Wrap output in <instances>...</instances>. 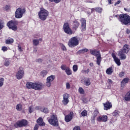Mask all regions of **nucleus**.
<instances>
[{"instance_id":"f257e3e1","label":"nucleus","mask_w":130,"mask_h":130,"mask_svg":"<svg viewBox=\"0 0 130 130\" xmlns=\"http://www.w3.org/2000/svg\"><path fill=\"white\" fill-rule=\"evenodd\" d=\"M116 18H117L118 21L125 26H130V16L125 13L123 14L116 15Z\"/></svg>"},{"instance_id":"f03ea898","label":"nucleus","mask_w":130,"mask_h":130,"mask_svg":"<svg viewBox=\"0 0 130 130\" xmlns=\"http://www.w3.org/2000/svg\"><path fill=\"white\" fill-rule=\"evenodd\" d=\"M129 51V47L128 45H124L123 48L118 52V55L119 56L121 60L125 59L126 58V55L125 53H128Z\"/></svg>"},{"instance_id":"7ed1b4c3","label":"nucleus","mask_w":130,"mask_h":130,"mask_svg":"<svg viewBox=\"0 0 130 130\" xmlns=\"http://www.w3.org/2000/svg\"><path fill=\"white\" fill-rule=\"evenodd\" d=\"M38 16L41 21H45L49 16V12L43 8H41L38 12Z\"/></svg>"},{"instance_id":"20e7f679","label":"nucleus","mask_w":130,"mask_h":130,"mask_svg":"<svg viewBox=\"0 0 130 130\" xmlns=\"http://www.w3.org/2000/svg\"><path fill=\"white\" fill-rule=\"evenodd\" d=\"M42 83H32L28 82L26 83V86L27 89H34V90H41L42 89Z\"/></svg>"},{"instance_id":"39448f33","label":"nucleus","mask_w":130,"mask_h":130,"mask_svg":"<svg viewBox=\"0 0 130 130\" xmlns=\"http://www.w3.org/2000/svg\"><path fill=\"white\" fill-rule=\"evenodd\" d=\"M90 53L92 55L96 57V64L100 66L101 64V61H102V58L101 57V53H100V51H96V50H91Z\"/></svg>"},{"instance_id":"423d86ee","label":"nucleus","mask_w":130,"mask_h":130,"mask_svg":"<svg viewBox=\"0 0 130 130\" xmlns=\"http://www.w3.org/2000/svg\"><path fill=\"white\" fill-rule=\"evenodd\" d=\"M18 24L19 22L17 20H10L7 23V26L9 29H12L13 31H17Z\"/></svg>"},{"instance_id":"0eeeda50","label":"nucleus","mask_w":130,"mask_h":130,"mask_svg":"<svg viewBox=\"0 0 130 130\" xmlns=\"http://www.w3.org/2000/svg\"><path fill=\"white\" fill-rule=\"evenodd\" d=\"M48 121L53 126H58V119H57V116L55 114L51 115Z\"/></svg>"},{"instance_id":"6e6552de","label":"nucleus","mask_w":130,"mask_h":130,"mask_svg":"<svg viewBox=\"0 0 130 130\" xmlns=\"http://www.w3.org/2000/svg\"><path fill=\"white\" fill-rule=\"evenodd\" d=\"M25 13H26V8H18L15 11V17L17 19H21Z\"/></svg>"},{"instance_id":"1a4fd4ad","label":"nucleus","mask_w":130,"mask_h":130,"mask_svg":"<svg viewBox=\"0 0 130 130\" xmlns=\"http://www.w3.org/2000/svg\"><path fill=\"white\" fill-rule=\"evenodd\" d=\"M79 45V40L77 37H73L68 42V46L69 47L73 48Z\"/></svg>"},{"instance_id":"9d476101","label":"nucleus","mask_w":130,"mask_h":130,"mask_svg":"<svg viewBox=\"0 0 130 130\" xmlns=\"http://www.w3.org/2000/svg\"><path fill=\"white\" fill-rule=\"evenodd\" d=\"M28 121L25 119H22L21 120H18L17 122H15L14 124V126L16 128H18L19 127H23V126H26L28 125Z\"/></svg>"},{"instance_id":"9b49d317","label":"nucleus","mask_w":130,"mask_h":130,"mask_svg":"<svg viewBox=\"0 0 130 130\" xmlns=\"http://www.w3.org/2000/svg\"><path fill=\"white\" fill-rule=\"evenodd\" d=\"M63 30L66 34H68V35H72L74 34L73 30L70 27V24L69 23L66 22L64 23L63 26Z\"/></svg>"},{"instance_id":"f8f14e48","label":"nucleus","mask_w":130,"mask_h":130,"mask_svg":"<svg viewBox=\"0 0 130 130\" xmlns=\"http://www.w3.org/2000/svg\"><path fill=\"white\" fill-rule=\"evenodd\" d=\"M16 77L17 80H21L24 77V69L22 67H19V71L16 73Z\"/></svg>"},{"instance_id":"ddd939ff","label":"nucleus","mask_w":130,"mask_h":130,"mask_svg":"<svg viewBox=\"0 0 130 130\" xmlns=\"http://www.w3.org/2000/svg\"><path fill=\"white\" fill-rule=\"evenodd\" d=\"M74 118V112L71 111L68 115L64 114V120L66 122L72 121Z\"/></svg>"},{"instance_id":"4468645a","label":"nucleus","mask_w":130,"mask_h":130,"mask_svg":"<svg viewBox=\"0 0 130 130\" xmlns=\"http://www.w3.org/2000/svg\"><path fill=\"white\" fill-rule=\"evenodd\" d=\"M54 79H55V76L54 75H51L47 77L46 82L47 87H50V86H51V82H52Z\"/></svg>"},{"instance_id":"2eb2a0df","label":"nucleus","mask_w":130,"mask_h":130,"mask_svg":"<svg viewBox=\"0 0 130 130\" xmlns=\"http://www.w3.org/2000/svg\"><path fill=\"white\" fill-rule=\"evenodd\" d=\"M69 98H70V95L67 93H65L63 94V100L62 101V102L64 105H67L70 102Z\"/></svg>"},{"instance_id":"dca6fc26","label":"nucleus","mask_w":130,"mask_h":130,"mask_svg":"<svg viewBox=\"0 0 130 130\" xmlns=\"http://www.w3.org/2000/svg\"><path fill=\"white\" fill-rule=\"evenodd\" d=\"M103 105L104 110H109L112 108V104L109 101H107L105 103H103Z\"/></svg>"},{"instance_id":"f3484780","label":"nucleus","mask_w":130,"mask_h":130,"mask_svg":"<svg viewBox=\"0 0 130 130\" xmlns=\"http://www.w3.org/2000/svg\"><path fill=\"white\" fill-rule=\"evenodd\" d=\"M111 55L115 63H116L117 66L119 67V66L121 64V62H120V59H119L118 57H116V55L115 54V53H112Z\"/></svg>"},{"instance_id":"a211bd4d","label":"nucleus","mask_w":130,"mask_h":130,"mask_svg":"<svg viewBox=\"0 0 130 130\" xmlns=\"http://www.w3.org/2000/svg\"><path fill=\"white\" fill-rule=\"evenodd\" d=\"M97 120L99 122H106V121L108 120V117H107L106 115L99 116L97 118Z\"/></svg>"},{"instance_id":"6ab92c4d","label":"nucleus","mask_w":130,"mask_h":130,"mask_svg":"<svg viewBox=\"0 0 130 130\" xmlns=\"http://www.w3.org/2000/svg\"><path fill=\"white\" fill-rule=\"evenodd\" d=\"M73 30H75V31H77L78 30V28L80 26V22L78 21V20H74L73 21Z\"/></svg>"},{"instance_id":"aec40b11","label":"nucleus","mask_w":130,"mask_h":130,"mask_svg":"<svg viewBox=\"0 0 130 130\" xmlns=\"http://www.w3.org/2000/svg\"><path fill=\"white\" fill-rule=\"evenodd\" d=\"M37 123L38 125L40 126H45V122H44V121H43V118L42 117H39L37 120Z\"/></svg>"},{"instance_id":"412c9836","label":"nucleus","mask_w":130,"mask_h":130,"mask_svg":"<svg viewBox=\"0 0 130 130\" xmlns=\"http://www.w3.org/2000/svg\"><path fill=\"white\" fill-rule=\"evenodd\" d=\"M80 21L82 31H86V19L85 18H81Z\"/></svg>"},{"instance_id":"4be33fe9","label":"nucleus","mask_w":130,"mask_h":130,"mask_svg":"<svg viewBox=\"0 0 130 130\" xmlns=\"http://www.w3.org/2000/svg\"><path fill=\"white\" fill-rule=\"evenodd\" d=\"M113 72H114V70H113V67H109L106 71V73L107 75H112V74H113Z\"/></svg>"},{"instance_id":"5701e85b","label":"nucleus","mask_w":130,"mask_h":130,"mask_svg":"<svg viewBox=\"0 0 130 130\" xmlns=\"http://www.w3.org/2000/svg\"><path fill=\"white\" fill-rule=\"evenodd\" d=\"M124 99L126 102L130 101V90L125 94L124 96Z\"/></svg>"},{"instance_id":"b1692460","label":"nucleus","mask_w":130,"mask_h":130,"mask_svg":"<svg viewBox=\"0 0 130 130\" xmlns=\"http://www.w3.org/2000/svg\"><path fill=\"white\" fill-rule=\"evenodd\" d=\"M129 81H130V79L129 78H125L123 79V80L121 82V84L122 86H124L125 85H126V84H127V83H128Z\"/></svg>"},{"instance_id":"393cba45","label":"nucleus","mask_w":130,"mask_h":130,"mask_svg":"<svg viewBox=\"0 0 130 130\" xmlns=\"http://www.w3.org/2000/svg\"><path fill=\"white\" fill-rule=\"evenodd\" d=\"M88 51L89 49L87 48L82 49L77 51V54H81V53H85V52H88Z\"/></svg>"},{"instance_id":"a878e982","label":"nucleus","mask_w":130,"mask_h":130,"mask_svg":"<svg viewBox=\"0 0 130 130\" xmlns=\"http://www.w3.org/2000/svg\"><path fill=\"white\" fill-rule=\"evenodd\" d=\"M6 44H11V43H14V39H7L5 41Z\"/></svg>"},{"instance_id":"bb28decb","label":"nucleus","mask_w":130,"mask_h":130,"mask_svg":"<svg viewBox=\"0 0 130 130\" xmlns=\"http://www.w3.org/2000/svg\"><path fill=\"white\" fill-rule=\"evenodd\" d=\"M65 73L68 76H71V75L72 74V70H71V69H70L69 67H67Z\"/></svg>"},{"instance_id":"cd10ccee","label":"nucleus","mask_w":130,"mask_h":130,"mask_svg":"<svg viewBox=\"0 0 130 130\" xmlns=\"http://www.w3.org/2000/svg\"><path fill=\"white\" fill-rule=\"evenodd\" d=\"M23 106L21 104H17L16 106V109L18 111H21L22 110Z\"/></svg>"},{"instance_id":"c85d7f7f","label":"nucleus","mask_w":130,"mask_h":130,"mask_svg":"<svg viewBox=\"0 0 130 130\" xmlns=\"http://www.w3.org/2000/svg\"><path fill=\"white\" fill-rule=\"evenodd\" d=\"M95 11L96 13H99V14H101L102 13L103 9L101 7H96L95 8Z\"/></svg>"},{"instance_id":"c756f323","label":"nucleus","mask_w":130,"mask_h":130,"mask_svg":"<svg viewBox=\"0 0 130 130\" xmlns=\"http://www.w3.org/2000/svg\"><path fill=\"white\" fill-rule=\"evenodd\" d=\"M98 113H99V111L98 110H95L93 112V116L92 117V119L94 120L97 115H98Z\"/></svg>"},{"instance_id":"7c9ffc66","label":"nucleus","mask_w":130,"mask_h":130,"mask_svg":"<svg viewBox=\"0 0 130 130\" xmlns=\"http://www.w3.org/2000/svg\"><path fill=\"white\" fill-rule=\"evenodd\" d=\"M32 43L34 46H38V45H39V40H34L32 41Z\"/></svg>"},{"instance_id":"2f4dec72","label":"nucleus","mask_w":130,"mask_h":130,"mask_svg":"<svg viewBox=\"0 0 130 130\" xmlns=\"http://www.w3.org/2000/svg\"><path fill=\"white\" fill-rule=\"evenodd\" d=\"M119 113H120V112L118 110H116L113 112V116H118V115H119Z\"/></svg>"},{"instance_id":"473e14b6","label":"nucleus","mask_w":130,"mask_h":130,"mask_svg":"<svg viewBox=\"0 0 130 130\" xmlns=\"http://www.w3.org/2000/svg\"><path fill=\"white\" fill-rule=\"evenodd\" d=\"M84 85L85 86H90V85H91V82H90V79L88 78L87 80L84 81Z\"/></svg>"},{"instance_id":"72a5a7b5","label":"nucleus","mask_w":130,"mask_h":130,"mask_svg":"<svg viewBox=\"0 0 130 130\" xmlns=\"http://www.w3.org/2000/svg\"><path fill=\"white\" fill-rule=\"evenodd\" d=\"M48 73V72H47V71L43 70L41 72V76H42V77H44L45 76H46V75H47Z\"/></svg>"},{"instance_id":"f704fd0d","label":"nucleus","mask_w":130,"mask_h":130,"mask_svg":"<svg viewBox=\"0 0 130 130\" xmlns=\"http://www.w3.org/2000/svg\"><path fill=\"white\" fill-rule=\"evenodd\" d=\"M90 72V69H87L86 70H82L81 71V73L82 74H85V75L87 74L88 75V74H89V73Z\"/></svg>"},{"instance_id":"c9c22d12","label":"nucleus","mask_w":130,"mask_h":130,"mask_svg":"<svg viewBox=\"0 0 130 130\" xmlns=\"http://www.w3.org/2000/svg\"><path fill=\"white\" fill-rule=\"evenodd\" d=\"M81 115L83 117L87 116L88 115V112L86 110H83L81 112Z\"/></svg>"},{"instance_id":"e433bc0d","label":"nucleus","mask_w":130,"mask_h":130,"mask_svg":"<svg viewBox=\"0 0 130 130\" xmlns=\"http://www.w3.org/2000/svg\"><path fill=\"white\" fill-rule=\"evenodd\" d=\"M5 24V22H4V21L0 19V30H2L5 26L4 25Z\"/></svg>"},{"instance_id":"4c0bfd02","label":"nucleus","mask_w":130,"mask_h":130,"mask_svg":"<svg viewBox=\"0 0 130 130\" xmlns=\"http://www.w3.org/2000/svg\"><path fill=\"white\" fill-rule=\"evenodd\" d=\"M78 92L80 94H85V90L82 87H79L78 89Z\"/></svg>"},{"instance_id":"58836bf2","label":"nucleus","mask_w":130,"mask_h":130,"mask_svg":"<svg viewBox=\"0 0 130 130\" xmlns=\"http://www.w3.org/2000/svg\"><path fill=\"white\" fill-rule=\"evenodd\" d=\"M11 10V6L10 5H6L5 7H4V11H10Z\"/></svg>"},{"instance_id":"ea45409f","label":"nucleus","mask_w":130,"mask_h":130,"mask_svg":"<svg viewBox=\"0 0 130 130\" xmlns=\"http://www.w3.org/2000/svg\"><path fill=\"white\" fill-rule=\"evenodd\" d=\"M4 82H5V79H4V78H1L0 79V87H3V86H4Z\"/></svg>"},{"instance_id":"a19ab883","label":"nucleus","mask_w":130,"mask_h":130,"mask_svg":"<svg viewBox=\"0 0 130 130\" xmlns=\"http://www.w3.org/2000/svg\"><path fill=\"white\" fill-rule=\"evenodd\" d=\"M50 3H55V4H58L61 2V0H48Z\"/></svg>"},{"instance_id":"79ce46f5","label":"nucleus","mask_w":130,"mask_h":130,"mask_svg":"<svg viewBox=\"0 0 130 130\" xmlns=\"http://www.w3.org/2000/svg\"><path fill=\"white\" fill-rule=\"evenodd\" d=\"M10 63H11V62L9 60H6L4 63V66H5V67H9L10 66Z\"/></svg>"},{"instance_id":"37998d69","label":"nucleus","mask_w":130,"mask_h":130,"mask_svg":"<svg viewBox=\"0 0 130 130\" xmlns=\"http://www.w3.org/2000/svg\"><path fill=\"white\" fill-rule=\"evenodd\" d=\"M61 69L62 71H66L67 69H68V67H67V65L66 64H62L61 66Z\"/></svg>"},{"instance_id":"c03bdc74","label":"nucleus","mask_w":130,"mask_h":130,"mask_svg":"<svg viewBox=\"0 0 130 130\" xmlns=\"http://www.w3.org/2000/svg\"><path fill=\"white\" fill-rule=\"evenodd\" d=\"M2 51H4V52H5L6 51H8V47L4 46L2 48Z\"/></svg>"},{"instance_id":"a18cd8bd","label":"nucleus","mask_w":130,"mask_h":130,"mask_svg":"<svg viewBox=\"0 0 130 130\" xmlns=\"http://www.w3.org/2000/svg\"><path fill=\"white\" fill-rule=\"evenodd\" d=\"M73 71L77 72L78 71V66L77 64H75L73 67Z\"/></svg>"},{"instance_id":"49530a36","label":"nucleus","mask_w":130,"mask_h":130,"mask_svg":"<svg viewBox=\"0 0 130 130\" xmlns=\"http://www.w3.org/2000/svg\"><path fill=\"white\" fill-rule=\"evenodd\" d=\"M43 112H44V113H48V112H49V111L48 110V108H45L43 110Z\"/></svg>"},{"instance_id":"de8ad7c7","label":"nucleus","mask_w":130,"mask_h":130,"mask_svg":"<svg viewBox=\"0 0 130 130\" xmlns=\"http://www.w3.org/2000/svg\"><path fill=\"white\" fill-rule=\"evenodd\" d=\"M39 125L38 124H36L34 127V130H38V128H39Z\"/></svg>"},{"instance_id":"09e8293b","label":"nucleus","mask_w":130,"mask_h":130,"mask_svg":"<svg viewBox=\"0 0 130 130\" xmlns=\"http://www.w3.org/2000/svg\"><path fill=\"white\" fill-rule=\"evenodd\" d=\"M124 72H121L119 74V76L120 77V78H122V77H123L124 76Z\"/></svg>"},{"instance_id":"8fccbe9b","label":"nucleus","mask_w":130,"mask_h":130,"mask_svg":"<svg viewBox=\"0 0 130 130\" xmlns=\"http://www.w3.org/2000/svg\"><path fill=\"white\" fill-rule=\"evenodd\" d=\"M73 130H81V127L80 126H76L73 128Z\"/></svg>"},{"instance_id":"3c124183","label":"nucleus","mask_w":130,"mask_h":130,"mask_svg":"<svg viewBox=\"0 0 130 130\" xmlns=\"http://www.w3.org/2000/svg\"><path fill=\"white\" fill-rule=\"evenodd\" d=\"M66 88L67 89H71V85L70 84V83L67 82L66 83Z\"/></svg>"},{"instance_id":"603ef678","label":"nucleus","mask_w":130,"mask_h":130,"mask_svg":"<svg viewBox=\"0 0 130 130\" xmlns=\"http://www.w3.org/2000/svg\"><path fill=\"white\" fill-rule=\"evenodd\" d=\"M83 103H87V99L86 98H83L82 99Z\"/></svg>"},{"instance_id":"864d4df0","label":"nucleus","mask_w":130,"mask_h":130,"mask_svg":"<svg viewBox=\"0 0 130 130\" xmlns=\"http://www.w3.org/2000/svg\"><path fill=\"white\" fill-rule=\"evenodd\" d=\"M62 49L63 51L67 50V48L66 47V46H64V45H63V44H62Z\"/></svg>"},{"instance_id":"5fc2aeb1","label":"nucleus","mask_w":130,"mask_h":130,"mask_svg":"<svg viewBox=\"0 0 130 130\" xmlns=\"http://www.w3.org/2000/svg\"><path fill=\"white\" fill-rule=\"evenodd\" d=\"M18 50L19 51H20V52H22V51H23V49H22V47L20 45L18 46Z\"/></svg>"},{"instance_id":"6e6d98bb","label":"nucleus","mask_w":130,"mask_h":130,"mask_svg":"<svg viewBox=\"0 0 130 130\" xmlns=\"http://www.w3.org/2000/svg\"><path fill=\"white\" fill-rule=\"evenodd\" d=\"M37 62H42V59L39 58L36 60Z\"/></svg>"},{"instance_id":"4d7b16f0","label":"nucleus","mask_w":130,"mask_h":130,"mask_svg":"<svg viewBox=\"0 0 130 130\" xmlns=\"http://www.w3.org/2000/svg\"><path fill=\"white\" fill-rule=\"evenodd\" d=\"M121 2V1H120V0L118 1L115 4V6H116V5H119V4H120Z\"/></svg>"},{"instance_id":"13d9d810","label":"nucleus","mask_w":130,"mask_h":130,"mask_svg":"<svg viewBox=\"0 0 130 130\" xmlns=\"http://www.w3.org/2000/svg\"><path fill=\"white\" fill-rule=\"evenodd\" d=\"M108 84H112V80L111 79H108Z\"/></svg>"},{"instance_id":"bf43d9fd","label":"nucleus","mask_w":130,"mask_h":130,"mask_svg":"<svg viewBox=\"0 0 130 130\" xmlns=\"http://www.w3.org/2000/svg\"><path fill=\"white\" fill-rule=\"evenodd\" d=\"M29 113H32V107H29Z\"/></svg>"},{"instance_id":"052dcab7","label":"nucleus","mask_w":130,"mask_h":130,"mask_svg":"<svg viewBox=\"0 0 130 130\" xmlns=\"http://www.w3.org/2000/svg\"><path fill=\"white\" fill-rule=\"evenodd\" d=\"M126 34H129L130 30L129 29L127 28L126 31Z\"/></svg>"},{"instance_id":"680f3d73","label":"nucleus","mask_w":130,"mask_h":130,"mask_svg":"<svg viewBox=\"0 0 130 130\" xmlns=\"http://www.w3.org/2000/svg\"><path fill=\"white\" fill-rule=\"evenodd\" d=\"M40 109V107L37 106L36 107V110H39Z\"/></svg>"},{"instance_id":"e2e57ef3","label":"nucleus","mask_w":130,"mask_h":130,"mask_svg":"<svg viewBox=\"0 0 130 130\" xmlns=\"http://www.w3.org/2000/svg\"><path fill=\"white\" fill-rule=\"evenodd\" d=\"M91 13H93V12H94V11H95V8H91Z\"/></svg>"},{"instance_id":"0e129e2a","label":"nucleus","mask_w":130,"mask_h":130,"mask_svg":"<svg viewBox=\"0 0 130 130\" xmlns=\"http://www.w3.org/2000/svg\"><path fill=\"white\" fill-rule=\"evenodd\" d=\"M89 66H90V67H93V66H94V64H93V62H91L89 63Z\"/></svg>"},{"instance_id":"69168bd1","label":"nucleus","mask_w":130,"mask_h":130,"mask_svg":"<svg viewBox=\"0 0 130 130\" xmlns=\"http://www.w3.org/2000/svg\"><path fill=\"white\" fill-rule=\"evenodd\" d=\"M124 11H125V12H129L128 9H126V8H124Z\"/></svg>"},{"instance_id":"338daca9","label":"nucleus","mask_w":130,"mask_h":130,"mask_svg":"<svg viewBox=\"0 0 130 130\" xmlns=\"http://www.w3.org/2000/svg\"><path fill=\"white\" fill-rule=\"evenodd\" d=\"M34 51H35V52H37V48H35V50H34Z\"/></svg>"},{"instance_id":"774afa93","label":"nucleus","mask_w":130,"mask_h":130,"mask_svg":"<svg viewBox=\"0 0 130 130\" xmlns=\"http://www.w3.org/2000/svg\"><path fill=\"white\" fill-rule=\"evenodd\" d=\"M87 13L88 15H91V14H92L91 12H87Z\"/></svg>"}]
</instances>
